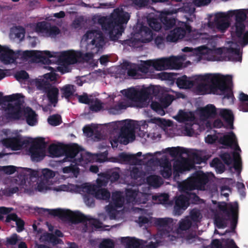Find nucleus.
<instances>
[{
    "instance_id": "obj_31",
    "label": "nucleus",
    "mask_w": 248,
    "mask_h": 248,
    "mask_svg": "<svg viewBox=\"0 0 248 248\" xmlns=\"http://www.w3.org/2000/svg\"><path fill=\"white\" fill-rule=\"evenodd\" d=\"M199 111L201 119L204 120L215 114L216 108L212 105H207L205 108H200Z\"/></svg>"
},
{
    "instance_id": "obj_50",
    "label": "nucleus",
    "mask_w": 248,
    "mask_h": 248,
    "mask_svg": "<svg viewBox=\"0 0 248 248\" xmlns=\"http://www.w3.org/2000/svg\"><path fill=\"white\" fill-rule=\"evenodd\" d=\"M211 165L216 168L218 172L221 173L224 171V166L218 158H215L211 163Z\"/></svg>"
},
{
    "instance_id": "obj_4",
    "label": "nucleus",
    "mask_w": 248,
    "mask_h": 248,
    "mask_svg": "<svg viewBox=\"0 0 248 248\" xmlns=\"http://www.w3.org/2000/svg\"><path fill=\"white\" fill-rule=\"evenodd\" d=\"M2 142L7 147L14 150H20L30 144V154L32 160L38 161L45 156V143L43 139H25L19 136L3 140Z\"/></svg>"
},
{
    "instance_id": "obj_38",
    "label": "nucleus",
    "mask_w": 248,
    "mask_h": 248,
    "mask_svg": "<svg viewBox=\"0 0 248 248\" xmlns=\"http://www.w3.org/2000/svg\"><path fill=\"white\" fill-rule=\"evenodd\" d=\"M11 220L16 222L18 232H21L24 229V221L21 218L18 217L16 214H12L7 216L6 221L9 222Z\"/></svg>"
},
{
    "instance_id": "obj_55",
    "label": "nucleus",
    "mask_w": 248,
    "mask_h": 248,
    "mask_svg": "<svg viewBox=\"0 0 248 248\" xmlns=\"http://www.w3.org/2000/svg\"><path fill=\"white\" fill-rule=\"evenodd\" d=\"M61 90L63 92V95L66 98L71 95L74 92L73 86L71 85H67L62 88Z\"/></svg>"
},
{
    "instance_id": "obj_52",
    "label": "nucleus",
    "mask_w": 248,
    "mask_h": 248,
    "mask_svg": "<svg viewBox=\"0 0 248 248\" xmlns=\"http://www.w3.org/2000/svg\"><path fill=\"white\" fill-rule=\"evenodd\" d=\"M190 217L193 221L198 222L201 219L202 216L199 210L194 209L190 212Z\"/></svg>"
},
{
    "instance_id": "obj_36",
    "label": "nucleus",
    "mask_w": 248,
    "mask_h": 248,
    "mask_svg": "<svg viewBox=\"0 0 248 248\" xmlns=\"http://www.w3.org/2000/svg\"><path fill=\"white\" fill-rule=\"evenodd\" d=\"M169 60V65L170 68L177 69L179 68L182 64L183 62L185 61V59L182 56L178 57H170L167 58Z\"/></svg>"
},
{
    "instance_id": "obj_5",
    "label": "nucleus",
    "mask_w": 248,
    "mask_h": 248,
    "mask_svg": "<svg viewBox=\"0 0 248 248\" xmlns=\"http://www.w3.org/2000/svg\"><path fill=\"white\" fill-rule=\"evenodd\" d=\"M49 214L54 216H58L62 220L69 221L73 223L82 222L85 226L84 231H92V228L94 227L96 228H101L102 223L99 221L85 216L79 212H73L69 210L61 209L47 210Z\"/></svg>"
},
{
    "instance_id": "obj_48",
    "label": "nucleus",
    "mask_w": 248,
    "mask_h": 248,
    "mask_svg": "<svg viewBox=\"0 0 248 248\" xmlns=\"http://www.w3.org/2000/svg\"><path fill=\"white\" fill-rule=\"evenodd\" d=\"M153 66L152 60H149L142 62L141 63L138 65V69L142 73H147L149 70L150 67Z\"/></svg>"
},
{
    "instance_id": "obj_42",
    "label": "nucleus",
    "mask_w": 248,
    "mask_h": 248,
    "mask_svg": "<svg viewBox=\"0 0 248 248\" xmlns=\"http://www.w3.org/2000/svg\"><path fill=\"white\" fill-rule=\"evenodd\" d=\"M112 202L117 207H121L124 203V198L121 193L116 192L112 194Z\"/></svg>"
},
{
    "instance_id": "obj_21",
    "label": "nucleus",
    "mask_w": 248,
    "mask_h": 248,
    "mask_svg": "<svg viewBox=\"0 0 248 248\" xmlns=\"http://www.w3.org/2000/svg\"><path fill=\"white\" fill-rule=\"evenodd\" d=\"M53 55L49 51H25L23 53V57L26 60L31 58V60L37 62H46L49 60L48 58L52 57Z\"/></svg>"
},
{
    "instance_id": "obj_41",
    "label": "nucleus",
    "mask_w": 248,
    "mask_h": 248,
    "mask_svg": "<svg viewBox=\"0 0 248 248\" xmlns=\"http://www.w3.org/2000/svg\"><path fill=\"white\" fill-rule=\"evenodd\" d=\"M148 184L154 187H159L162 184V179L156 175H151L147 178Z\"/></svg>"
},
{
    "instance_id": "obj_44",
    "label": "nucleus",
    "mask_w": 248,
    "mask_h": 248,
    "mask_svg": "<svg viewBox=\"0 0 248 248\" xmlns=\"http://www.w3.org/2000/svg\"><path fill=\"white\" fill-rule=\"evenodd\" d=\"M55 175V172L52 170L48 169H44L42 170L41 174L39 177L47 181H52L50 179L53 178Z\"/></svg>"
},
{
    "instance_id": "obj_34",
    "label": "nucleus",
    "mask_w": 248,
    "mask_h": 248,
    "mask_svg": "<svg viewBox=\"0 0 248 248\" xmlns=\"http://www.w3.org/2000/svg\"><path fill=\"white\" fill-rule=\"evenodd\" d=\"M160 168L161 174L164 177L168 178L171 175V164L168 159H162L160 162Z\"/></svg>"
},
{
    "instance_id": "obj_20",
    "label": "nucleus",
    "mask_w": 248,
    "mask_h": 248,
    "mask_svg": "<svg viewBox=\"0 0 248 248\" xmlns=\"http://www.w3.org/2000/svg\"><path fill=\"white\" fill-rule=\"evenodd\" d=\"M82 188L83 192L91 194L99 200L107 201L110 197V193L108 189L99 188L94 185L86 184L82 186Z\"/></svg>"
},
{
    "instance_id": "obj_8",
    "label": "nucleus",
    "mask_w": 248,
    "mask_h": 248,
    "mask_svg": "<svg viewBox=\"0 0 248 248\" xmlns=\"http://www.w3.org/2000/svg\"><path fill=\"white\" fill-rule=\"evenodd\" d=\"M219 142L222 144L231 147L235 150L233 154L232 157L228 153L221 154L220 157L222 160L227 165H230L233 163L235 169L238 170H239L241 166V158L237 151H240V149L236 142L234 134L231 133L229 135L220 137Z\"/></svg>"
},
{
    "instance_id": "obj_6",
    "label": "nucleus",
    "mask_w": 248,
    "mask_h": 248,
    "mask_svg": "<svg viewBox=\"0 0 248 248\" xmlns=\"http://www.w3.org/2000/svg\"><path fill=\"white\" fill-rule=\"evenodd\" d=\"M112 127L116 133L113 141L126 145L135 140V130L138 128L139 125L136 121L126 120L114 123Z\"/></svg>"
},
{
    "instance_id": "obj_46",
    "label": "nucleus",
    "mask_w": 248,
    "mask_h": 248,
    "mask_svg": "<svg viewBox=\"0 0 248 248\" xmlns=\"http://www.w3.org/2000/svg\"><path fill=\"white\" fill-rule=\"evenodd\" d=\"M138 191L136 189H128L126 192V197L129 202L136 203V199L138 194Z\"/></svg>"
},
{
    "instance_id": "obj_24",
    "label": "nucleus",
    "mask_w": 248,
    "mask_h": 248,
    "mask_svg": "<svg viewBox=\"0 0 248 248\" xmlns=\"http://www.w3.org/2000/svg\"><path fill=\"white\" fill-rule=\"evenodd\" d=\"M79 101L89 105L90 110L93 111H98L102 108V103L97 98L92 96H88L87 94L78 96Z\"/></svg>"
},
{
    "instance_id": "obj_17",
    "label": "nucleus",
    "mask_w": 248,
    "mask_h": 248,
    "mask_svg": "<svg viewBox=\"0 0 248 248\" xmlns=\"http://www.w3.org/2000/svg\"><path fill=\"white\" fill-rule=\"evenodd\" d=\"M81 53L72 50L62 52L58 56L59 66L57 70L62 73L68 72L70 70L69 65L79 61Z\"/></svg>"
},
{
    "instance_id": "obj_14",
    "label": "nucleus",
    "mask_w": 248,
    "mask_h": 248,
    "mask_svg": "<svg viewBox=\"0 0 248 248\" xmlns=\"http://www.w3.org/2000/svg\"><path fill=\"white\" fill-rule=\"evenodd\" d=\"M154 224L157 228L160 235L168 240H176L175 223L171 218H157L154 220Z\"/></svg>"
},
{
    "instance_id": "obj_22",
    "label": "nucleus",
    "mask_w": 248,
    "mask_h": 248,
    "mask_svg": "<svg viewBox=\"0 0 248 248\" xmlns=\"http://www.w3.org/2000/svg\"><path fill=\"white\" fill-rule=\"evenodd\" d=\"M230 17L229 12L227 14L222 13L217 14L214 19L217 28L221 31H224L228 29L230 25Z\"/></svg>"
},
{
    "instance_id": "obj_47",
    "label": "nucleus",
    "mask_w": 248,
    "mask_h": 248,
    "mask_svg": "<svg viewBox=\"0 0 248 248\" xmlns=\"http://www.w3.org/2000/svg\"><path fill=\"white\" fill-rule=\"evenodd\" d=\"M10 36L12 38H22L24 37V30L17 27L13 28L11 30Z\"/></svg>"
},
{
    "instance_id": "obj_60",
    "label": "nucleus",
    "mask_w": 248,
    "mask_h": 248,
    "mask_svg": "<svg viewBox=\"0 0 248 248\" xmlns=\"http://www.w3.org/2000/svg\"><path fill=\"white\" fill-rule=\"evenodd\" d=\"M161 21L167 28L171 27L175 24L174 19L169 18L168 17H162Z\"/></svg>"
},
{
    "instance_id": "obj_39",
    "label": "nucleus",
    "mask_w": 248,
    "mask_h": 248,
    "mask_svg": "<svg viewBox=\"0 0 248 248\" xmlns=\"http://www.w3.org/2000/svg\"><path fill=\"white\" fill-rule=\"evenodd\" d=\"M140 34L141 36V41L143 42H149L153 39V33L147 27H142Z\"/></svg>"
},
{
    "instance_id": "obj_35",
    "label": "nucleus",
    "mask_w": 248,
    "mask_h": 248,
    "mask_svg": "<svg viewBox=\"0 0 248 248\" xmlns=\"http://www.w3.org/2000/svg\"><path fill=\"white\" fill-rule=\"evenodd\" d=\"M14 182L18 186H19V187L17 186H15L13 188H10L8 189V191L10 194H14L16 193L19 190V188H24V186L26 185V181L25 178L24 176L23 175H19L18 176L15 180Z\"/></svg>"
},
{
    "instance_id": "obj_30",
    "label": "nucleus",
    "mask_w": 248,
    "mask_h": 248,
    "mask_svg": "<svg viewBox=\"0 0 248 248\" xmlns=\"http://www.w3.org/2000/svg\"><path fill=\"white\" fill-rule=\"evenodd\" d=\"M138 65L135 64L125 62L123 64L122 66L121 73L125 74L126 71L127 75L129 76L138 77Z\"/></svg>"
},
{
    "instance_id": "obj_16",
    "label": "nucleus",
    "mask_w": 248,
    "mask_h": 248,
    "mask_svg": "<svg viewBox=\"0 0 248 248\" xmlns=\"http://www.w3.org/2000/svg\"><path fill=\"white\" fill-rule=\"evenodd\" d=\"M208 181L207 175L202 172H199L180 185L182 191L188 192L193 189L205 190Z\"/></svg>"
},
{
    "instance_id": "obj_15",
    "label": "nucleus",
    "mask_w": 248,
    "mask_h": 248,
    "mask_svg": "<svg viewBox=\"0 0 248 248\" xmlns=\"http://www.w3.org/2000/svg\"><path fill=\"white\" fill-rule=\"evenodd\" d=\"M81 41L86 43L88 49L97 53L105 44L103 34L100 30H90L82 36Z\"/></svg>"
},
{
    "instance_id": "obj_32",
    "label": "nucleus",
    "mask_w": 248,
    "mask_h": 248,
    "mask_svg": "<svg viewBox=\"0 0 248 248\" xmlns=\"http://www.w3.org/2000/svg\"><path fill=\"white\" fill-rule=\"evenodd\" d=\"M188 202L186 198L180 196L178 197L175 202L174 206V211L175 214L180 215L181 214V209L185 210L188 206Z\"/></svg>"
},
{
    "instance_id": "obj_40",
    "label": "nucleus",
    "mask_w": 248,
    "mask_h": 248,
    "mask_svg": "<svg viewBox=\"0 0 248 248\" xmlns=\"http://www.w3.org/2000/svg\"><path fill=\"white\" fill-rule=\"evenodd\" d=\"M220 114L223 119L228 123V126L231 128H233V115L231 111L227 109H222L220 110Z\"/></svg>"
},
{
    "instance_id": "obj_26",
    "label": "nucleus",
    "mask_w": 248,
    "mask_h": 248,
    "mask_svg": "<svg viewBox=\"0 0 248 248\" xmlns=\"http://www.w3.org/2000/svg\"><path fill=\"white\" fill-rule=\"evenodd\" d=\"M191 224V222L188 217L181 219L179 222L178 228H175L176 239L178 237L183 236L184 232L190 228Z\"/></svg>"
},
{
    "instance_id": "obj_62",
    "label": "nucleus",
    "mask_w": 248,
    "mask_h": 248,
    "mask_svg": "<svg viewBox=\"0 0 248 248\" xmlns=\"http://www.w3.org/2000/svg\"><path fill=\"white\" fill-rule=\"evenodd\" d=\"M174 99L173 97L170 95H166L162 98V103L165 108L170 105L172 100Z\"/></svg>"
},
{
    "instance_id": "obj_1",
    "label": "nucleus",
    "mask_w": 248,
    "mask_h": 248,
    "mask_svg": "<svg viewBox=\"0 0 248 248\" xmlns=\"http://www.w3.org/2000/svg\"><path fill=\"white\" fill-rule=\"evenodd\" d=\"M176 83L180 88L188 89L195 85L197 91L202 94L219 93L226 89L225 78L219 75L207 74L197 77L194 82L184 76L177 79Z\"/></svg>"
},
{
    "instance_id": "obj_12",
    "label": "nucleus",
    "mask_w": 248,
    "mask_h": 248,
    "mask_svg": "<svg viewBox=\"0 0 248 248\" xmlns=\"http://www.w3.org/2000/svg\"><path fill=\"white\" fill-rule=\"evenodd\" d=\"M153 92L152 88H147L140 90L130 88L124 91V94L131 99L134 106L138 108H144L147 106L152 99L151 93Z\"/></svg>"
},
{
    "instance_id": "obj_23",
    "label": "nucleus",
    "mask_w": 248,
    "mask_h": 248,
    "mask_svg": "<svg viewBox=\"0 0 248 248\" xmlns=\"http://www.w3.org/2000/svg\"><path fill=\"white\" fill-rule=\"evenodd\" d=\"M76 164H80L84 165L89 162L93 161L94 160L99 162H103L105 161L104 159L98 158L97 156L93 155L89 153L81 154L79 153L78 150V153L76 154L75 156H73L72 159H73Z\"/></svg>"
},
{
    "instance_id": "obj_51",
    "label": "nucleus",
    "mask_w": 248,
    "mask_h": 248,
    "mask_svg": "<svg viewBox=\"0 0 248 248\" xmlns=\"http://www.w3.org/2000/svg\"><path fill=\"white\" fill-rule=\"evenodd\" d=\"M48 122L52 125H57L62 122L61 117L59 115H54L48 118Z\"/></svg>"
},
{
    "instance_id": "obj_2",
    "label": "nucleus",
    "mask_w": 248,
    "mask_h": 248,
    "mask_svg": "<svg viewBox=\"0 0 248 248\" xmlns=\"http://www.w3.org/2000/svg\"><path fill=\"white\" fill-rule=\"evenodd\" d=\"M130 18V15L122 8L114 9L108 16L94 15L92 18L94 23L98 24L102 30L108 34L110 39L115 41L122 35L124 25Z\"/></svg>"
},
{
    "instance_id": "obj_43",
    "label": "nucleus",
    "mask_w": 248,
    "mask_h": 248,
    "mask_svg": "<svg viewBox=\"0 0 248 248\" xmlns=\"http://www.w3.org/2000/svg\"><path fill=\"white\" fill-rule=\"evenodd\" d=\"M50 23L43 21L39 22L37 24L36 31L37 32L43 33L46 36L48 31Z\"/></svg>"
},
{
    "instance_id": "obj_45",
    "label": "nucleus",
    "mask_w": 248,
    "mask_h": 248,
    "mask_svg": "<svg viewBox=\"0 0 248 248\" xmlns=\"http://www.w3.org/2000/svg\"><path fill=\"white\" fill-rule=\"evenodd\" d=\"M110 176L109 174L103 173L99 175V178L96 180L97 186L101 187L105 186L108 184Z\"/></svg>"
},
{
    "instance_id": "obj_28",
    "label": "nucleus",
    "mask_w": 248,
    "mask_h": 248,
    "mask_svg": "<svg viewBox=\"0 0 248 248\" xmlns=\"http://www.w3.org/2000/svg\"><path fill=\"white\" fill-rule=\"evenodd\" d=\"M141 153L139 152L136 154L128 155L122 153L119 155V160L121 161H124L129 164H139L141 160L137 158V157L141 155Z\"/></svg>"
},
{
    "instance_id": "obj_25",
    "label": "nucleus",
    "mask_w": 248,
    "mask_h": 248,
    "mask_svg": "<svg viewBox=\"0 0 248 248\" xmlns=\"http://www.w3.org/2000/svg\"><path fill=\"white\" fill-rule=\"evenodd\" d=\"M186 34V31L183 28L179 27L170 31L166 36L168 42H175L182 39Z\"/></svg>"
},
{
    "instance_id": "obj_9",
    "label": "nucleus",
    "mask_w": 248,
    "mask_h": 248,
    "mask_svg": "<svg viewBox=\"0 0 248 248\" xmlns=\"http://www.w3.org/2000/svg\"><path fill=\"white\" fill-rule=\"evenodd\" d=\"M56 79V74L50 72L45 74L43 78L36 79L33 81L37 89L47 93V96L50 102L54 104V106L58 101L59 90L57 88L52 86L49 81H54Z\"/></svg>"
},
{
    "instance_id": "obj_64",
    "label": "nucleus",
    "mask_w": 248,
    "mask_h": 248,
    "mask_svg": "<svg viewBox=\"0 0 248 248\" xmlns=\"http://www.w3.org/2000/svg\"><path fill=\"white\" fill-rule=\"evenodd\" d=\"M207 248H222V245L218 240L215 239L210 245L207 247Z\"/></svg>"
},
{
    "instance_id": "obj_10",
    "label": "nucleus",
    "mask_w": 248,
    "mask_h": 248,
    "mask_svg": "<svg viewBox=\"0 0 248 248\" xmlns=\"http://www.w3.org/2000/svg\"><path fill=\"white\" fill-rule=\"evenodd\" d=\"M229 12L230 17L234 15L235 16V22L232 27V32L239 38V42L244 46L248 44V31L243 34L245 25L244 21L248 15V9H242L239 10L231 11Z\"/></svg>"
},
{
    "instance_id": "obj_19",
    "label": "nucleus",
    "mask_w": 248,
    "mask_h": 248,
    "mask_svg": "<svg viewBox=\"0 0 248 248\" xmlns=\"http://www.w3.org/2000/svg\"><path fill=\"white\" fill-rule=\"evenodd\" d=\"M52 185V181H47L39 177L35 189L40 192H44L52 189L56 191H69L73 190V186L71 185H63L57 187H51V186Z\"/></svg>"
},
{
    "instance_id": "obj_49",
    "label": "nucleus",
    "mask_w": 248,
    "mask_h": 248,
    "mask_svg": "<svg viewBox=\"0 0 248 248\" xmlns=\"http://www.w3.org/2000/svg\"><path fill=\"white\" fill-rule=\"evenodd\" d=\"M131 176L134 179H137L144 175V173L137 167H133L131 170Z\"/></svg>"
},
{
    "instance_id": "obj_29",
    "label": "nucleus",
    "mask_w": 248,
    "mask_h": 248,
    "mask_svg": "<svg viewBox=\"0 0 248 248\" xmlns=\"http://www.w3.org/2000/svg\"><path fill=\"white\" fill-rule=\"evenodd\" d=\"M174 118L180 122L189 124L190 125L195 120V116L191 112H186L183 110L179 111L178 114L174 117Z\"/></svg>"
},
{
    "instance_id": "obj_59",
    "label": "nucleus",
    "mask_w": 248,
    "mask_h": 248,
    "mask_svg": "<svg viewBox=\"0 0 248 248\" xmlns=\"http://www.w3.org/2000/svg\"><path fill=\"white\" fill-rule=\"evenodd\" d=\"M0 170L3 171L6 174L10 175L14 173L16 169L13 166H4L0 168Z\"/></svg>"
},
{
    "instance_id": "obj_13",
    "label": "nucleus",
    "mask_w": 248,
    "mask_h": 248,
    "mask_svg": "<svg viewBox=\"0 0 248 248\" xmlns=\"http://www.w3.org/2000/svg\"><path fill=\"white\" fill-rule=\"evenodd\" d=\"M204 160L201 153H193L187 158L186 157H180L173 163L174 175L179 176V172L189 170L193 168L194 163L199 164Z\"/></svg>"
},
{
    "instance_id": "obj_58",
    "label": "nucleus",
    "mask_w": 248,
    "mask_h": 248,
    "mask_svg": "<svg viewBox=\"0 0 248 248\" xmlns=\"http://www.w3.org/2000/svg\"><path fill=\"white\" fill-rule=\"evenodd\" d=\"M151 108L161 115L165 114V111L162 108L161 106L156 102H153L151 105Z\"/></svg>"
},
{
    "instance_id": "obj_57",
    "label": "nucleus",
    "mask_w": 248,
    "mask_h": 248,
    "mask_svg": "<svg viewBox=\"0 0 248 248\" xmlns=\"http://www.w3.org/2000/svg\"><path fill=\"white\" fill-rule=\"evenodd\" d=\"M148 23L150 27L155 31H158L161 29V24L155 19H150Z\"/></svg>"
},
{
    "instance_id": "obj_7",
    "label": "nucleus",
    "mask_w": 248,
    "mask_h": 248,
    "mask_svg": "<svg viewBox=\"0 0 248 248\" xmlns=\"http://www.w3.org/2000/svg\"><path fill=\"white\" fill-rule=\"evenodd\" d=\"M235 46V44L232 43L231 47L209 49L205 46H202L195 49L198 50L202 55H207L205 58L210 61L216 60L215 55L220 54L227 57L228 60L240 61L241 56L239 50L236 49Z\"/></svg>"
},
{
    "instance_id": "obj_37",
    "label": "nucleus",
    "mask_w": 248,
    "mask_h": 248,
    "mask_svg": "<svg viewBox=\"0 0 248 248\" xmlns=\"http://www.w3.org/2000/svg\"><path fill=\"white\" fill-rule=\"evenodd\" d=\"M121 242L125 248H139L140 246L138 241L129 237L122 238Z\"/></svg>"
},
{
    "instance_id": "obj_18",
    "label": "nucleus",
    "mask_w": 248,
    "mask_h": 248,
    "mask_svg": "<svg viewBox=\"0 0 248 248\" xmlns=\"http://www.w3.org/2000/svg\"><path fill=\"white\" fill-rule=\"evenodd\" d=\"M78 152V148L76 145L66 146L61 144H52L49 147V153L52 156H59L65 154L66 158L72 161V158Z\"/></svg>"
},
{
    "instance_id": "obj_27",
    "label": "nucleus",
    "mask_w": 248,
    "mask_h": 248,
    "mask_svg": "<svg viewBox=\"0 0 248 248\" xmlns=\"http://www.w3.org/2000/svg\"><path fill=\"white\" fill-rule=\"evenodd\" d=\"M16 58V54L12 50L3 47L0 51V60L5 64L13 63Z\"/></svg>"
},
{
    "instance_id": "obj_56",
    "label": "nucleus",
    "mask_w": 248,
    "mask_h": 248,
    "mask_svg": "<svg viewBox=\"0 0 248 248\" xmlns=\"http://www.w3.org/2000/svg\"><path fill=\"white\" fill-rule=\"evenodd\" d=\"M60 33V29L55 26H51L50 24L48 28V31L47 33V36H55Z\"/></svg>"
},
{
    "instance_id": "obj_11",
    "label": "nucleus",
    "mask_w": 248,
    "mask_h": 248,
    "mask_svg": "<svg viewBox=\"0 0 248 248\" xmlns=\"http://www.w3.org/2000/svg\"><path fill=\"white\" fill-rule=\"evenodd\" d=\"M219 212L215 216V222L218 228L224 227L226 226V221L230 219L232 216L233 229L235 227L237 219L238 205L235 203L233 205L222 203L219 205Z\"/></svg>"
},
{
    "instance_id": "obj_3",
    "label": "nucleus",
    "mask_w": 248,
    "mask_h": 248,
    "mask_svg": "<svg viewBox=\"0 0 248 248\" xmlns=\"http://www.w3.org/2000/svg\"><path fill=\"white\" fill-rule=\"evenodd\" d=\"M24 97L20 94H15L4 97L5 114L7 118L18 120L23 115L26 117L27 123L33 125L37 122L36 115L29 108L23 107Z\"/></svg>"
},
{
    "instance_id": "obj_33",
    "label": "nucleus",
    "mask_w": 248,
    "mask_h": 248,
    "mask_svg": "<svg viewBox=\"0 0 248 248\" xmlns=\"http://www.w3.org/2000/svg\"><path fill=\"white\" fill-rule=\"evenodd\" d=\"M169 60L167 58H163L159 59L152 60L153 66L157 70H163L169 69Z\"/></svg>"
},
{
    "instance_id": "obj_54",
    "label": "nucleus",
    "mask_w": 248,
    "mask_h": 248,
    "mask_svg": "<svg viewBox=\"0 0 248 248\" xmlns=\"http://www.w3.org/2000/svg\"><path fill=\"white\" fill-rule=\"evenodd\" d=\"M168 195L166 194H163L160 195H155L153 196V199L156 201L158 203L164 204L168 200Z\"/></svg>"
},
{
    "instance_id": "obj_53",
    "label": "nucleus",
    "mask_w": 248,
    "mask_h": 248,
    "mask_svg": "<svg viewBox=\"0 0 248 248\" xmlns=\"http://www.w3.org/2000/svg\"><path fill=\"white\" fill-rule=\"evenodd\" d=\"M63 172L65 173L72 172L73 174L77 177L78 173V169L75 165H71L70 166L66 167L63 168Z\"/></svg>"
},
{
    "instance_id": "obj_61",
    "label": "nucleus",
    "mask_w": 248,
    "mask_h": 248,
    "mask_svg": "<svg viewBox=\"0 0 248 248\" xmlns=\"http://www.w3.org/2000/svg\"><path fill=\"white\" fill-rule=\"evenodd\" d=\"M148 195L141 192H138L136 203H144L147 200Z\"/></svg>"
},
{
    "instance_id": "obj_63",
    "label": "nucleus",
    "mask_w": 248,
    "mask_h": 248,
    "mask_svg": "<svg viewBox=\"0 0 248 248\" xmlns=\"http://www.w3.org/2000/svg\"><path fill=\"white\" fill-rule=\"evenodd\" d=\"M113 242L109 239L104 240L100 245V248H114Z\"/></svg>"
}]
</instances>
